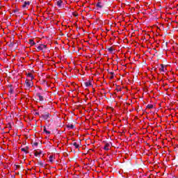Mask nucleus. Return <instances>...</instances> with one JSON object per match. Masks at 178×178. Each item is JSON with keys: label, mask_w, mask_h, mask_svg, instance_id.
<instances>
[{"label": "nucleus", "mask_w": 178, "mask_h": 178, "mask_svg": "<svg viewBox=\"0 0 178 178\" xmlns=\"http://www.w3.org/2000/svg\"><path fill=\"white\" fill-rule=\"evenodd\" d=\"M25 86L26 88H31L34 86V82L31 79H26L25 81Z\"/></svg>", "instance_id": "nucleus-1"}, {"label": "nucleus", "mask_w": 178, "mask_h": 178, "mask_svg": "<svg viewBox=\"0 0 178 178\" xmlns=\"http://www.w3.org/2000/svg\"><path fill=\"white\" fill-rule=\"evenodd\" d=\"M166 67H168L167 65H163V64L161 65V67H159V72L160 73H166Z\"/></svg>", "instance_id": "nucleus-2"}, {"label": "nucleus", "mask_w": 178, "mask_h": 178, "mask_svg": "<svg viewBox=\"0 0 178 178\" xmlns=\"http://www.w3.org/2000/svg\"><path fill=\"white\" fill-rule=\"evenodd\" d=\"M38 51H44V49H47V45L45 44H40L37 47Z\"/></svg>", "instance_id": "nucleus-3"}, {"label": "nucleus", "mask_w": 178, "mask_h": 178, "mask_svg": "<svg viewBox=\"0 0 178 178\" xmlns=\"http://www.w3.org/2000/svg\"><path fill=\"white\" fill-rule=\"evenodd\" d=\"M35 98L36 99H38V101H40V102L44 101V97H42V95H41L40 93H37Z\"/></svg>", "instance_id": "nucleus-4"}, {"label": "nucleus", "mask_w": 178, "mask_h": 178, "mask_svg": "<svg viewBox=\"0 0 178 178\" xmlns=\"http://www.w3.org/2000/svg\"><path fill=\"white\" fill-rule=\"evenodd\" d=\"M56 5L58 8H63V1L62 0H58L56 2Z\"/></svg>", "instance_id": "nucleus-5"}, {"label": "nucleus", "mask_w": 178, "mask_h": 178, "mask_svg": "<svg viewBox=\"0 0 178 178\" xmlns=\"http://www.w3.org/2000/svg\"><path fill=\"white\" fill-rule=\"evenodd\" d=\"M55 161V156L54 155H50L49 156V162H50V163H54V161Z\"/></svg>", "instance_id": "nucleus-6"}, {"label": "nucleus", "mask_w": 178, "mask_h": 178, "mask_svg": "<svg viewBox=\"0 0 178 178\" xmlns=\"http://www.w3.org/2000/svg\"><path fill=\"white\" fill-rule=\"evenodd\" d=\"M26 76L29 79V80H32V81L34 80V76L31 73L27 74Z\"/></svg>", "instance_id": "nucleus-7"}, {"label": "nucleus", "mask_w": 178, "mask_h": 178, "mask_svg": "<svg viewBox=\"0 0 178 178\" xmlns=\"http://www.w3.org/2000/svg\"><path fill=\"white\" fill-rule=\"evenodd\" d=\"M28 6H30V1H24V4L22 5V8H28Z\"/></svg>", "instance_id": "nucleus-8"}, {"label": "nucleus", "mask_w": 178, "mask_h": 178, "mask_svg": "<svg viewBox=\"0 0 178 178\" xmlns=\"http://www.w3.org/2000/svg\"><path fill=\"white\" fill-rule=\"evenodd\" d=\"M41 154H42V152L41 150L35 151L34 152L35 156H41Z\"/></svg>", "instance_id": "nucleus-9"}, {"label": "nucleus", "mask_w": 178, "mask_h": 178, "mask_svg": "<svg viewBox=\"0 0 178 178\" xmlns=\"http://www.w3.org/2000/svg\"><path fill=\"white\" fill-rule=\"evenodd\" d=\"M104 149L105 151H109V149H111V145L109 143H106Z\"/></svg>", "instance_id": "nucleus-10"}, {"label": "nucleus", "mask_w": 178, "mask_h": 178, "mask_svg": "<svg viewBox=\"0 0 178 178\" xmlns=\"http://www.w3.org/2000/svg\"><path fill=\"white\" fill-rule=\"evenodd\" d=\"M28 149H29V148L27 147H26L22 148L21 151H22V152H24L25 154H29Z\"/></svg>", "instance_id": "nucleus-11"}, {"label": "nucleus", "mask_w": 178, "mask_h": 178, "mask_svg": "<svg viewBox=\"0 0 178 178\" xmlns=\"http://www.w3.org/2000/svg\"><path fill=\"white\" fill-rule=\"evenodd\" d=\"M86 87H91L92 86V83L90 82V81H88L87 82H85Z\"/></svg>", "instance_id": "nucleus-12"}, {"label": "nucleus", "mask_w": 178, "mask_h": 178, "mask_svg": "<svg viewBox=\"0 0 178 178\" xmlns=\"http://www.w3.org/2000/svg\"><path fill=\"white\" fill-rule=\"evenodd\" d=\"M97 6V8H103L104 3H102V2H101V1H98Z\"/></svg>", "instance_id": "nucleus-13"}, {"label": "nucleus", "mask_w": 178, "mask_h": 178, "mask_svg": "<svg viewBox=\"0 0 178 178\" xmlns=\"http://www.w3.org/2000/svg\"><path fill=\"white\" fill-rule=\"evenodd\" d=\"M72 145L74 146V148H79V147H80V145L76 142L73 143Z\"/></svg>", "instance_id": "nucleus-14"}, {"label": "nucleus", "mask_w": 178, "mask_h": 178, "mask_svg": "<svg viewBox=\"0 0 178 178\" xmlns=\"http://www.w3.org/2000/svg\"><path fill=\"white\" fill-rule=\"evenodd\" d=\"M152 108H154V105H152V104H148L147 106V109H152Z\"/></svg>", "instance_id": "nucleus-15"}, {"label": "nucleus", "mask_w": 178, "mask_h": 178, "mask_svg": "<svg viewBox=\"0 0 178 178\" xmlns=\"http://www.w3.org/2000/svg\"><path fill=\"white\" fill-rule=\"evenodd\" d=\"M67 127L68 129H74V126L73 124H67Z\"/></svg>", "instance_id": "nucleus-16"}, {"label": "nucleus", "mask_w": 178, "mask_h": 178, "mask_svg": "<svg viewBox=\"0 0 178 178\" xmlns=\"http://www.w3.org/2000/svg\"><path fill=\"white\" fill-rule=\"evenodd\" d=\"M30 44H31V45H34V44H35V42H34V41H33V40H30Z\"/></svg>", "instance_id": "nucleus-17"}, {"label": "nucleus", "mask_w": 178, "mask_h": 178, "mask_svg": "<svg viewBox=\"0 0 178 178\" xmlns=\"http://www.w3.org/2000/svg\"><path fill=\"white\" fill-rule=\"evenodd\" d=\"M108 51L109 52H112V51H113V49L112 47H110V48L108 49Z\"/></svg>", "instance_id": "nucleus-18"}, {"label": "nucleus", "mask_w": 178, "mask_h": 178, "mask_svg": "<svg viewBox=\"0 0 178 178\" xmlns=\"http://www.w3.org/2000/svg\"><path fill=\"white\" fill-rule=\"evenodd\" d=\"M48 118H49V115H44V119H48Z\"/></svg>", "instance_id": "nucleus-19"}, {"label": "nucleus", "mask_w": 178, "mask_h": 178, "mask_svg": "<svg viewBox=\"0 0 178 178\" xmlns=\"http://www.w3.org/2000/svg\"><path fill=\"white\" fill-rule=\"evenodd\" d=\"M39 165H40V166H44V163H40Z\"/></svg>", "instance_id": "nucleus-20"}, {"label": "nucleus", "mask_w": 178, "mask_h": 178, "mask_svg": "<svg viewBox=\"0 0 178 178\" xmlns=\"http://www.w3.org/2000/svg\"><path fill=\"white\" fill-rule=\"evenodd\" d=\"M46 133H47V134H49V131H46Z\"/></svg>", "instance_id": "nucleus-21"}, {"label": "nucleus", "mask_w": 178, "mask_h": 178, "mask_svg": "<svg viewBox=\"0 0 178 178\" xmlns=\"http://www.w3.org/2000/svg\"><path fill=\"white\" fill-rule=\"evenodd\" d=\"M111 74H113V72H111Z\"/></svg>", "instance_id": "nucleus-22"}]
</instances>
